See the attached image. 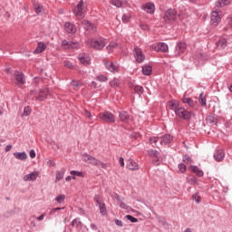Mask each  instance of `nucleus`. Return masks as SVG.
I'll return each mask as SVG.
<instances>
[{
  "label": "nucleus",
  "mask_w": 232,
  "mask_h": 232,
  "mask_svg": "<svg viewBox=\"0 0 232 232\" xmlns=\"http://www.w3.org/2000/svg\"><path fill=\"white\" fill-rule=\"evenodd\" d=\"M149 155H150V157H156V159H159V151L157 150H149Z\"/></svg>",
  "instance_id": "a18cd8bd"
},
{
  "label": "nucleus",
  "mask_w": 232,
  "mask_h": 232,
  "mask_svg": "<svg viewBox=\"0 0 232 232\" xmlns=\"http://www.w3.org/2000/svg\"><path fill=\"white\" fill-rule=\"evenodd\" d=\"M127 168H128V169H131L132 171H136L137 169H139V165L133 160H129L127 161Z\"/></svg>",
  "instance_id": "4be33fe9"
},
{
  "label": "nucleus",
  "mask_w": 232,
  "mask_h": 232,
  "mask_svg": "<svg viewBox=\"0 0 232 232\" xmlns=\"http://www.w3.org/2000/svg\"><path fill=\"white\" fill-rule=\"evenodd\" d=\"M222 21V11H213L211 13V24L213 26H218V24Z\"/></svg>",
  "instance_id": "0eeeda50"
},
{
  "label": "nucleus",
  "mask_w": 232,
  "mask_h": 232,
  "mask_svg": "<svg viewBox=\"0 0 232 232\" xmlns=\"http://www.w3.org/2000/svg\"><path fill=\"white\" fill-rule=\"evenodd\" d=\"M48 95H50V89L48 88H43L40 89L39 92H38V96L36 97V101H46V99H48Z\"/></svg>",
  "instance_id": "9d476101"
},
{
  "label": "nucleus",
  "mask_w": 232,
  "mask_h": 232,
  "mask_svg": "<svg viewBox=\"0 0 232 232\" xmlns=\"http://www.w3.org/2000/svg\"><path fill=\"white\" fill-rule=\"evenodd\" d=\"M60 209H64V208H56L52 210V213H55V211H60Z\"/></svg>",
  "instance_id": "0e129e2a"
},
{
  "label": "nucleus",
  "mask_w": 232,
  "mask_h": 232,
  "mask_svg": "<svg viewBox=\"0 0 232 232\" xmlns=\"http://www.w3.org/2000/svg\"><path fill=\"white\" fill-rule=\"evenodd\" d=\"M34 12H36L37 14H41V12H43V6H41L39 5H34Z\"/></svg>",
  "instance_id": "3c124183"
},
{
  "label": "nucleus",
  "mask_w": 232,
  "mask_h": 232,
  "mask_svg": "<svg viewBox=\"0 0 232 232\" xmlns=\"http://www.w3.org/2000/svg\"><path fill=\"white\" fill-rule=\"evenodd\" d=\"M10 150H12V145H7L5 147V151H10Z\"/></svg>",
  "instance_id": "69168bd1"
},
{
  "label": "nucleus",
  "mask_w": 232,
  "mask_h": 232,
  "mask_svg": "<svg viewBox=\"0 0 232 232\" xmlns=\"http://www.w3.org/2000/svg\"><path fill=\"white\" fill-rule=\"evenodd\" d=\"M122 23H130V16L128 14H123L121 18Z\"/></svg>",
  "instance_id": "864d4df0"
},
{
  "label": "nucleus",
  "mask_w": 232,
  "mask_h": 232,
  "mask_svg": "<svg viewBox=\"0 0 232 232\" xmlns=\"http://www.w3.org/2000/svg\"><path fill=\"white\" fill-rule=\"evenodd\" d=\"M82 160L84 162H88V164H92V166H97L98 168H102V169H106V168H108V165H106V163L95 159L92 156H90L89 154H83Z\"/></svg>",
  "instance_id": "f257e3e1"
},
{
  "label": "nucleus",
  "mask_w": 232,
  "mask_h": 232,
  "mask_svg": "<svg viewBox=\"0 0 232 232\" xmlns=\"http://www.w3.org/2000/svg\"><path fill=\"white\" fill-rule=\"evenodd\" d=\"M120 206H121V208H122V209H126V204L121 203Z\"/></svg>",
  "instance_id": "774afa93"
},
{
  "label": "nucleus",
  "mask_w": 232,
  "mask_h": 232,
  "mask_svg": "<svg viewBox=\"0 0 232 232\" xmlns=\"http://www.w3.org/2000/svg\"><path fill=\"white\" fill-rule=\"evenodd\" d=\"M175 114L178 117H180V119H184V121H189L193 112L188 111L184 107H179L178 110H176Z\"/></svg>",
  "instance_id": "39448f33"
},
{
  "label": "nucleus",
  "mask_w": 232,
  "mask_h": 232,
  "mask_svg": "<svg viewBox=\"0 0 232 232\" xmlns=\"http://www.w3.org/2000/svg\"><path fill=\"white\" fill-rule=\"evenodd\" d=\"M30 113H32V109L30 108V106L24 107L23 115L24 117H28Z\"/></svg>",
  "instance_id": "37998d69"
},
{
  "label": "nucleus",
  "mask_w": 232,
  "mask_h": 232,
  "mask_svg": "<svg viewBox=\"0 0 232 232\" xmlns=\"http://www.w3.org/2000/svg\"><path fill=\"white\" fill-rule=\"evenodd\" d=\"M14 76L15 78V84L17 86H23V84L26 82V80L24 79V74H23L21 72H14Z\"/></svg>",
  "instance_id": "9b49d317"
},
{
  "label": "nucleus",
  "mask_w": 232,
  "mask_h": 232,
  "mask_svg": "<svg viewBox=\"0 0 232 232\" xmlns=\"http://www.w3.org/2000/svg\"><path fill=\"white\" fill-rule=\"evenodd\" d=\"M63 66H65V68H69L70 70H73L74 68L73 63H72L70 61L63 62Z\"/></svg>",
  "instance_id": "c03bdc74"
},
{
  "label": "nucleus",
  "mask_w": 232,
  "mask_h": 232,
  "mask_svg": "<svg viewBox=\"0 0 232 232\" xmlns=\"http://www.w3.org/2000/svg\"><path fill=\"white\" fill-rule=\"evenodd\" d=\"M94 200H95V202H96V204H97L98 206H101V204H102V203L101 202V198H100L99 196H95V197H94Z\"/></svg>",
  "instance_id": "6e6d98bb"
},
{
  "label": "nucleus",
  "mask_w": 232,
  "mask_h": 232,
  "mask_svg": "<svg viewBox=\"0 0 232 232\" xmlns=\"http://www.w3.org/2000/svg\"><path fill=\"white\" fill-rule=\"evenodd\" d=\"M227 5H231V0H218L216 2L218 8H224V6H227Z\"/></svg>",
  "instance_id": "cd10ccee"
},
{
  "label": "nucleus",
  "mask_w": 232,
  "mask_h": 232,
  "mask_svg": "<svg viewBox=\"0 0 232 232\" xmlns=\"http://www.w3.org/2000/svg\"><path fill=\"white\" fill-rule=\"evenodd\" d=\"M117 48V43L112 42L107 47L106 50L108 51L109 53H111L113 52V49Z\"/></svg>",
  "instance_id": "f704fd0d"
},
{
  "label": "nucleus",
  "mask_w": 232,
  "mask_h": 232,
  "mask_svg": "<svg viewBox=\"0 0 232 232\" xmlns=\"http://www.w3.org/2000/svg\"><path fill=\"white\" fill-rule=\"evenodd\" d=\"M73 14L77 19H82L84 17V14H86V4L84 1L81 0L78 3L77 7L73 10Z\"/></svg>",
  "instance_id": "f03ea898"
},
{
  "label": "nucleus",
  "mask_w": 232,
  "mask_h": 232,
  "mask_svg": "<svg viewBox=\"0 0 232 232\" xmlns=\"http://www.w3.org/2000/svg\"><path fill=\"white\" fill-rule=\"evenodd\" d=\"M78 61H80L81 64H83V66H88L91 63L90 56L86 53L80 54Z\"/></svg>",
  "instance_id": "4468645a"
},
{
  "label": "nucleus",
  "mask_w": 232,
  "mask_h": 232,
  "mask_svg": "<svg viewBox=\"0 0 232 232\" xmlns=\"http://www.w3.org/2000/svg\"><path fill=\"white\" fill-rule=\"evenodd\" d=\"M62 46L64 50H77L79 48V43L63 40L62 42Z\"/></svg>",
  "instance_id": "6e6552de"
},
{
  "label": "nucleus",
  "mask_w": 232,
  "mask_h": 232,
  "mask_svg": "<svg viewBox=\"0 0 232 232\" xmlns=\"http://www.w3.org/2000/svg\"><path fill=\"white\" fill-rule=\"evenodd\" d=\"M134 59L137 63H144L146 56L144 55V53H142V49L139 47L134 49Z\"/></svg>",
  "instance_id": "1a4fd4ad"
},
{
  "label": "nucleus",
  "mask_w": 232,
  "mask_h": 232,
  "mask_svg": "<svg viewBox=\"0 0 232 232\" xmlns=\"http://www.w3.org/2000/svg\"><path fill=\"white\" fill-rule=\"evenodd\" d=\"M96 81H99L100 82H106L108 81V77L102 74H100L96 77Z\"/></svg>",
  "instance_id": "a19ab883"
},
{
  "label": "nucleus",
  "mask_w": 232,
  "mask_h": 232,
  "mask_svg": "<svg viewBox=\"0 0 232 232\" xmlns=\"http://www.w3.org/2000/svg\"><path fill=\"white\" fill-rule=\"evenodd\" d=\"M180 17L179 14H177V11L175 9H169L165 12L164 21H177Z\"/></svg>",
  "instance_id": "423d86ee"
},
{
  "label": "nucleus",
  "mask_w": 232,
  "mask_h": 232,
  "mask_svg": "<svg viewBox=\"0 0 232 232\" xmlns=\"http://www.w3.org/2000/svg\"><path fill=\"white\" fill-rule=\"evenodd\" d=\"M89 44L94 50H102L106 46V40L104 38H94L89 42Z\"/></svg>",
  "instance_id": "7ed1b4c3"
},
{
  "label": "nucleus",
  "mask_w": 232,
  "mask_h": 232,
  "mask_svg": "<svg viewBox=\"0 0 232 232\" xmlns=\"http://www.w3.org/2000/svg\"><path fill=\"white\" fill-rule=\"evenodd\" d=\"M179 170L180 173H186V165L184 163H180L179 166Z\"/></svg>",
  "instance_id": "49530a36"
},
{
  "label": "nucleus",
  "mask_w": 232,
  "mask_h": 232,
  "mask_svg": "<svg viewBox=\"0 0 232 232\" xmlns=\"http://www.w3.org/2000/svg\"><path fill=\"white\" fill-rule=\"evenodd\" d=\"M70 175L75 176V177H84V172H80V171H77V170H72L70 172Z\"/></svg>",
  "instance_id": "79ce46f5"
},
{
  "label": "nucleus",
  "mask_w": 232,
  "mask_h": 232,
  "mask_svg": "<svg viewBox=\"0 0 232 232\" xmlns=\"http://www.w3.org/2000/svg\"><path fill=\"white\" fill-rule=\"evenodd\" d=\"M181 101L183 104H188L190 108H193V106H195V102L191 98L183 97Z\"/></svg>",
  "instance_id": "7c9ffc66"
},
{
  "label": "nucleus",
  "mask_w": 232,
  "mask_h": 232,
  "mask_svg": "<svg viewBox=\"0 0 232 232\" xmlns=\"http://www.w3.org/2000/svg\"><path fill=\"white\" fill-rule=\"evenodd\" d=\"M157 142H159V137H151L150 139V144H157Z\"/></svg>",
  "instance_id": "603ef678"
},
{
  "label": "nucleus",
  "mask_w": 232,
  "mask_h": 232,
  "mask_svg": "<svg viewBox=\"0 0 232 232\" xmlns=\"http://www.w3.org/2000/svg\"><path fill=\"white\" fill-rule=\"evenodd\" d=\"M183 162H185V164H191L192 160H191V158L189 157H185L183 159Z\"/></svg>",
  "instance_id": "5fc2aeb1"
},
{
  "label": "nucleus",
  "mask_w": 232,
  "mask_h": 232,
  "mask_svg": "<svg viewBox=\"0 0 232 232\" xmlns=\"http://www.w3.org/2000/svg\"><path fill=\"white\" fill-rule=\"evenodd\" d=\"M189 169L192 173H195L197 177H204V171H202L198 166L191 165Z\"/></svg>",
  "instance_id": "412c9836"
},
{
  "label": "nucleus",
  "mask_w": 232,
  "mask_h": 232,
  "mask_svg": "<svg viewBox=\"0 0 232 232\" xmlns=\"http://www.w3.org/2000/svg\"><path fill=\"white\" fill-rule=\"evenodd\" d=\"M121 83V82L119 81V79H113L111 82H110V84H111V88H117V87H119V84Z\"/></svg>",
  "instance_id": "ea45409f"
},
{
  "label": "nucleus",
  "mask_w": 232,
  "mask_h": 232,
  "mask_svg": "<svg viewBox=\"0 0 232 232\" xmlns=\"http://www.w3.org/2000/svg\"><path fill=\"white\" fill-rule=\"evenodd\" d=\"M173 140V137L169 134H166L160 138V144L161 146H166V144H169Z\"/></svg>",
  "instance_id": "6ab92c4d"
},
{
  "label": "nucleus",
  "mask_w": 232,
  "mask_h": 232,
  "mask_svg": "<svg viewBox=\"0 0 232 232\" xmlns=\"http://www.w3.org/2000/svg\"><path fill=\"white\" fill-rule=\"evenodd\" d=\"M179 106V101H177V100H171V101L168 102V103H167L168 109L172 110L175 112L177 111Z\"/></svg>",
  "instance_id": "a211bd4d"
},
{
  "label": "nucleus",
  "mask_w": 232,
  "mask_h": 232,
  "mask_svg": "<svg viewBox=\"0 0 232 232\" xmlns=\"http://www.w3.org/2000/svg\"><path fill=\"white\" fill-rule=\"evenodd\" d=\"M198 101L201 106H206V96L204 95L203 92L199 94Z\"/></svg>",
  "instance_id": "e433bc0d"
},
{
  "label": "nucleus",
  "mask_w": 232,
  "mask_h": 232,
  "mask_svg": "<svg viewBox=\"0 0 232 232\" xmlns=\"http://www.w3.org/2000/svg\"><path fill=\"white\" fill-rule=\"evenodd\" d=\"M155 52H168L169 47L165 43H159L157 45H152Z\"/></svg>",
  "instance_id": "dca6fc26"
},
{
  "label": "nucleus",
  "mask_w": 232,
  "mask_h": 232,
  "mask_svg": "<svg viewBox=\"0 0 232 232\" xmlns=\"http://www.w3.org/2000/svg\"><path fill=\"white\" fill-rule=\"evenodd\" d=\"M98 117L101 121L108 122L109 124H113V122H115V115L108 111L100 113Z\"/></svg>",
  "instance_id": "20e7f679"
},
{
  "label": "nucleus",
  "mask_w": 232,
  "mask_h": 232,
  "mask_svg": "<svg viewBox=\"0 0 232 232\" xmlns=\"http://www.w3.org/2000/svg\"><path fill=\"white\" fill-rule=\"evenodd\" d=\"M79 224H81V221H79V219H74L72 221V226H79Z\"/></svg>",
  "instance_id": "052dcab7"
},
{
  "label": "nucleus",
  "mask_w": 232,
  "mask_h": 232,
  "mask_svg": "<svg viewBox=\"0 0 232 232\" xmlns=\"http://www.w3.org/2000/svg\"><path fill=\"white\" fill-rule=\"evenodd\" d=\"M110 4L116 6V8H122L124 2H122V0H111Z\"/></svg>",
  "instance_id": "473e14b6"
},
{
  "label": "nucleus",
  "mask_w": 232,
  "mask_h": 232,
  "mask_svg": "<svg viewBox=\"0 0 232 232\" xmlns=\"http://www.w3.org/2000/svg\"><path fill=\"white\" fill-rule=\"evenodd\" d=\"M37 177H39V172L34 171V172H31L30 174L24 176V182H34L37 180Z\"/></svg>",
  "instance_id": "ddd939ff"
},
{
  "label": "nucleus",
  "mask_w": 232,
  "mask_h": 232,
  "mask_svg": "<svg viewBox=\"0 0 232 232\" xmlns=\"http://www.w3.org/2000/svg\"><path fill=\"white\" fill-rule=\"evenodd\" d=\"M192 198L193 200H196L197 204H199L200 200H202L198 194L192 195Z\"/></svg>",
  "instance_id": "8fccbe9b"
},
{
  "label": "nucleus",
  "mask_w": 232,
  "mask_h": 232,
  "mask_svg": "<svg viewBox=\"0 0 232 232\" xmlns=\"http://www.w3.org/2000/svg\"><path fill=\"white\" fill-rule=\"evenodd\" d=\"M66 198V196H64V194H61V195H58L56 198H55V200L58 204H63V202H64V199Z\"/></svg>",
  "instance_id": "c9c22d12"
},
{
  "label": "nucleus",
  "mask_w": 232,
  "mask_h": 232,
  "mask_svg": "<svg viewBox=\"0 0 232 232\" xmlns=\"http://www.w3.org/2000/svg\"><path fill=\"white\" fill-rule=\"evenodd\" d=\"M115 224L116 226H118L119 227H122L123 224L121 220L116 219L115 220Z\"/></svg>",
  "instance_id": "13d9d810"
},
{
  "label": "nucleus",
  "mask_w": 232,
  "mask_h": 232,
  "mask_svg": "<svg viewBox=\"0 0 232 232\" xmlns=\"http://www.w3.org/2000/svg\"><path fill=\"white\" fill-rule=\"evenodd\" d=\"M64 173H66L65 169H62L56 172V180H63L64 178Z\"/></svg>",
  "instance_id": "72a5a7b5"
},
{
  "label": "nucleus",
  "mask_w": 232,
  "mask_h": 232,
  "mask_svg": "<svg viewBox=\"0 0 232 232\" xmlns=\"http://www.w3.org/2000/svg\"><path fill=\"white\" fill-rule=\"evenodd\" d=\"M120 119L121 122H128V121H130V114L126 111H121L120 112Z\"/></svg>",
  "instance_id": "2f4dec72"
},
{
  "label": "nucleus",
  "mask_w": 232,
  "mask_h": 232,
  "mask_svg": "<svg viewBox=\"0 0 232 232\" xmlns=\"http://www.w3.org/2000/svg\"><path fill=\"white\" fill-rule=\"evenodd\" d=\"M44 217L45 215L44 214H42L41 216H39L37 218V220L41 221V220H44Z\"/></svg>",
  "instance_id": "e2e57ef3"
},
{
  "label": "nucleus",
  "mask_w": 232,
  "mask_h": 232,
  "mask_svg": "<svg viewBox=\"0 0 232 232\" xmlns=\"http://www.w3.org/2000/svg\"><path fill=\"white\" fill-rule=\"evenodd\" d=\"M126 218H127V220H130V221H131L132 223L139 222V219H137L136 218H134V217L131 216V215H127V216H126Z\"/></svg>",
  "instance_id": "de8ad7c7"
},
{
  "label": "nucleus",
  "mask_w": 232,
  "mask_h": 232,
  "mask_svg": "<svg viewBox=\"0 0 232 232\" xmlns=\"http://www.w3.org/2000/svg\"><path fill=\"white\" fill-rule=\"evenodd\" d=\"M71 85L73 86L74 90H79V87L81 86V83L77 81H72L71 82Z\"/></svg>",
  "instance_id": "09e8293b"
},
{
  "label": "nucleus",
  "mask_w": 232,
  "mask_h": 232,
  "mask_svg": "<svg viewBox=\"0 0 232 232\" xmlns=\"http://www.w3.org/2000/svg\"><path fill=\"white\" fill-rule=\"evenodd\" d=\"M92 229H93L94 231H97V227L94 224L91 225Z\"/></svg>",
  "instance_id": "338daca9"
},
{
  "label": "nucleus",
  "mask_w": 232,
  "mask_h": 232,
  "mask_svg": "<svg viewBox=\"0 0 232 232\" xmlns=\"http://www.w3.org/2000/svg\"><path fill=\"white\" fill-rule=\"evenodd\" d=\"M82 25L84 26L85 30H94L95 29V25H93V24H92L90 21L88 20H83L82 22Z\"/></svg>",
  "instance_id": "c85d7f7f"
},
{
  "label": "nucleus",
  "mask_w": 232,
  "mask_h": 232,
  "mask_svg": "<svg viewBox=\"0 0 232 232\" xmlns=\"http://www.w3.org/2000/svg\"><path fill=\"white\" fill-rule=\"evenodd\" d=\"M84 115H85V117H88V119H92V113L90 111H88L87 110H85Z\"/></svg>",
  "instance_id": "bf43d9fd"
},
{
  "label": "nucleus",
  "mask_w": 232,
  "mask_h": 232,
  "mask_svg": "<svg viewBox=\"0 0 232 232\" xmlns=\"http://www.w3.org/2000/svg\"><path fill=\"white\" fill-rule=\"evenodd\" d=\"M224 150H219L214 154V159L218 160V162H220L221 160H224Z\"/></svg>",
  "instance_id": "bb28decb"
},
{
  "label": "nucleus",
  "mask_w": 232,
  "mask_h": 232,
  "mask_svg": "<svg viewBox=\"0 0 232 232\" xmlns=\"http://www.w3.org/2000/svg\"><path fill=\"white\" fill-rule=\"evenodd\" d=\"M134 92L138 93L139 95L144 93V88L140 85H137L134 87Z\"/></svg>",
  "instance_id": "4c0bfd02"
},
{
  "label": "nucleus",
  "mask_w": 232,
  "mask_h": 232,
  "mask_svg": "<svg viewBox=\"0 0 232 232\" xmlns=\"http://www.w3.org/2000/svg\"><path fill=\"white\" fill-rule=\"evenodd\" d=\"M216 44L219 50H224L227 46V40H226V38H221Z\"/></svg>",
  "instance_id": "b1692460"
},
{
  "label": "nucleus",
  "mask_w": 232,
  "mask_h": 232,
  "mask_svg": "<svg viewBox=\"0 0 232 232\" xmlns=\"http://www.w3.org/2000/svg\"><path fill=\"white\" fill-rule=\"evenodd\" d=\"M64 30L67 34H75V32H77V27L75 24L67 22L64 24Z\"/></svg>",
  "instance_id": "f3484780"
},
{
  "label": "nucleus",
  "mask_w": 232,
  "mask_h": 232,
  "mask_svg": "<svg viewBox=\"0 0 232 232\" xmlns=\"http://www.w3.org/2000/svg\"><path fill=\"white\" fill-rule=\"evenodd\" d=\"M99 208H100V213H101V215H106V213H107V210H106V204L102 203V204L99 205Z\"/></svg>",
  "instance_id": "58836bf2"
},
{
  "label": "nucleus",
  "mask_w": 232,
  "mask_h": 232,
  "mask_svg": "<svg viewBox=\"0 0 232 232\" xmlns=\"http://www.w3.org/2000/svg\"><path fill=\"white\" fill-rule=\"evenodd\" d=\"M223 32L226 35H232V15L227 18V25L224 27Z\"/></svg>",
  "instance_id": "f8f14e48"
},
{
  "label": "nucleus",
  "mask_w": 232,
  "mask_h": 232,
  "mask_svg": "<svg viewBox=\"0 0 232 232\" xmlns=\"http://www.w3.org/2000/svg\"><path fill=\"white\" fill-rule=\"evenodd\" d=\"M104 64L109 72H111L112 73L119 72V65L108 61H104Z\"/></svg>",
  "instance_id": "2eb2a0df"
},
{
  "label": "nucleus",
  "mask_w": 232,
  "mask_h": 232,
  "mask_svg": "<svg viewBox=\"0 0 232 232\" xmlns=\"http://www.w3.org/2000/svg\"><path fill=\"white\" fill-rule=\"evenodd\" d=\"M29 155H30L31 159H35V150H31L29 151Z\"/></svg>",
  "instance_id": "4d7b16f0"
},
{
  "label": "nucleus",
  "mask_w": 232,
  "mask_h": 232,
  "mask_svg": "<svg viewBox=\"0 0 232 232\" xmlns=\"http://www.w3.org/2000/svg\"><path fill=\"white\" fill-rule=\"evenodd\" d=\"M153 68L150 65L145 64L142 67V73L143 75H151Z\"/></svg>",
  "instance_id": "c756f323"
},
{
  "label": "nucleus",
  "mask_w": 232,
  "mask_h": 232,
  "mask_svg": "<svg viewBox=\"0 0 232 232\" xmlns=\"http://www.w3.org/2000/svg\"><path fill=\"white\" fill-rule=\"evenodd\" d=\"M119 162H120L121 168H124V158H120Z\"/></svg>",
  "instance_id": "680f3d73"
},
{
  "label": "nucleus",
  "mask_w": 232,
  "mask_h": 232,
  "mask_svg": "<svg viewBox=\"0 0 232 232\" xmlns=\"http://www.w3.org/2000/svg\"><path fill=\"white\" fill-rule=\"evenodd\" d=\"M46 50V44L44 43L40 42L37 44L36 49L34 50V53H43L44 51Z\"/></svg>",
  "instance_id": "a878e982"
},
{
  "label": "nucleus",
  "mask_w": 232,
  "mask_h": 232,
  "mask_svg": "<svg viewBox=\"0 0 232 232\" xmlns=\"http://www.w3.org/2000/svg\"><path fill=\"white\" fill-rule=\"evenodd\" d=\"M14 157L18 160H26L28 159L26 152H14Z\"/></svg>",
  "instance_id": "393cba45"
},
{
  "label": "nucleus",
  "mask_w": 232,
  "mask_h": 232,
  "mask_svg": "<svg viewBox=\"0 0 232 232\" xmlns=\"http://www.w3.org/2000/svg\"><path fill=\"white\" fill-rule=\"evenodd\" d=\"M176 52L178 55H182L186 52V44L179 43L176 47Z\"/></svg>",
  "instance_id": "5701e85b"
},
{
  "label": "nucleus",
  "mask_w": 232,
  "mask_h": 232,
  "mask_svg": "<svg viewBox=\"0 0 232 232\" xmlns=\"http://www.w3.org/2000/svg\"><path fill=\"white\" fill-rule=\"evenodd\" d=\"M142 8L145 12H147V14H153L155 12V5L151 3L144 5Z\"/></svg>",
  "instance_id": "aec40b11"
}]
</instances>
